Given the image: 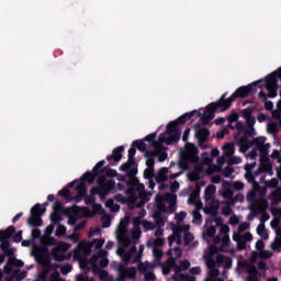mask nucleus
Masks as SVG:
<instances>
[{"label":"nucleus","mask_w":281,"mask_h":281,"mask_svg":"<svg viewBox=\"0 0 281 281\" xmlns=\"http://www.w3.org/2000/svg\"><path fill=\"white\" fill-rule=\"evenodd\" d=\"M194 115H198V117H201V112L193 110L191 112H187L179 116L177 120L171 121L167 124L166 131L167 135L170 136V139L173 140V144H177L179 139H181V132L179 131L178 126H181V124H186L188 120H192Z\"/></svg>","instance_id":"obj_1"},{"label":"nucleus","mask_w":281,"mask_h":281,"mask_svg":"<svg viewBox=\"0 0 281 281\" xmlns=\"http://www.w3.org/2000/svg\"><path fill=\"white\" fill-rule=\"evenodd\" d=\"M227 93H224L218 101L216 102H212L209 105H206V109L203 113V115H200V122L201 124H203L204 126H206V124L211 123L212 120H214V117H216V110L217 109H222L221 111H227L228 109H226V102H225V98H226Z\"/></svg>","instance_id":"obj_2"},{"label":"nucleus","mask_w":281,"mask_h":281,"mask_svg":"<svg viewBox=\"0 0 281 281\" xmlns=\"http://www.w3.org/2000/svg\"><path fill=\"white\" fill-rule=\"evenodd\" d=\"M98 187H92V194H98L104 201L111 192H115V180H106V176L101 175L97 179Z\"/></svg>","instance_id":"obj_3"},{"label":"nucleus","mask_w":281,"mask_h":281,"mask_svg":"<svg viewBox=\"0 0 281 281\" xmlns=\"http://www.w3.org/2000/svg\"><path fill=\"white\" fill-rule=\"evenodd\" d=\"M262 80L260 81H255L248 86H241L235 90V92L228 98L225 99L226 106L225 109H232V104L234 103V100L238 98H249V95H256V92L258 89V85H260Z\"/></svg>","instance_id":"obj_4"},{"label":"nucleus","mask_w":281,"mask_h":281,"mask_svg":"<svg viewBox=\"0 0 281 281\" xmlns=\"http://www.w3.org/2000/svg\"><path fill=\"white\" fill-rule=\"evenodd\" d=\"M15 233L16 228L14 226H9L7 229L0 231V249L8 258H12V256L16 254V248H10V238H12Z\"/></svg>","instance_id":"obj_5"},{"label":"nucleus","mask_w":281,"mask_h":281,"mask_svg":"<svg viewBox=\"0 0 281 281\" xmlns=\"http://www.w3.org/2000/svg\"><path fill=\"white\" fill-rule=\"evenodd\" d=\"M257 196L256 190H250L246 195V200L250 203L248 210H250L252 216H258V212H267V207H269L267 200L257 199Z\"/></svg>","instance_id":"obj_6"},{"label":"nucleus","mask_w":281,"mask_h":281,"mask_svg":"<svg viewBox=\"0 0 281 281\" xmlns=\"http://www.w3.org/2000/svg\"><path fill=\"white\" fill-rule=\"evenodd\" d=\"M143 140L148 142L150 146H153V148H155L156 150L164 148V144H167V146L175 144L173 140L170 138V134H167V136L160 134L157 139V132L148 134Z\"/></svg>","instance_id":"obj_7"},{"label":"nucleus","mask_w":281,"mask_h":281,"mask_svg":"<svg viewBox=\"0 0 281 281\" xmlns=\"http://www.w3.org/2000/svg\"><path fill=\"white\" fill-rule=\"evenodd\" d=\"M45 212H47V209L42 207L40 203L35 204L32 209H31V216L27 220V224L31 227H41V225H43V214H45Z\"/></svg>","instance_id":"obj_8"},{"label":"nucleus","mask_w":281,"mask_h":281,"mask_svg":"<svg viewBox=\"0 0 281 281\" xmlns=\"http://www.w3.org/2000/svg\"><path fill=\"white\" fill-rule=\"evenodd\" d=\"M117 271H119L120 280H126V279L133 280V279L137 278V268L136 267L126 268V266L121 263L117 267Z\"/></svg>","instance_id":"obj_9"},{"label":"nucleus","mask_w":281,"mask_h":281,"mask_svg":"<svg viewBox=\"0 0 281 281\" xmlns=\"http://www.w3.org/2000/svg\"><path fill=\"white\" fill-rule=\"evenodd\" d=\"M128 223H130L128 217L121 220L116 231L117 238H123L126 247L131 245V239L126 237V233L128 232Z\"/></svg>","instance_id":"obj_10"},{"label":"nucleus","mask_w":281,"mask_h":281,"mask_svg":"<svg viewBox=\"0 0 281 281\" xmlns=\"http://www.w3.org/2000/svg\"><path fill=\"white\" fill-rule=\"evenodd\" d=\"M195 137L199 142V146L201 144H205L207 139H210V131L206 127H201V123H198L195 126Z\"/></svg>","instance_id":"obj_11"},{"label":"nucleus","mask_w":281,"mask_h":281,"mask_svg":"<svg viewBox=\"0 0 281 281\" xmlns=\"http://www.w3.org/2000/svg\"><path fill=\"white\" fill-rule=\"evenodd\" d=\"M124 153V146H119L112 150V155L106 156V161L110 162V166H115V164H120L122 161V155Z\"/></svg>","instance_id":"obj_12"},{"label":"nucleus","mask_w":281,"mask_h":281,"mask_svg":"<svg viewBox=\"0 0 281 281\" xmlns=\"http://www.w3.org/2000/svg\"><path fill=\"white\" fill-rule=\"evenodd\" d=\"M244 134L245 136L239 138L240 148H244V150H249V143H247V139L248 137H254V135H256V130L254 127L247 126L245 127Z\"/></svg>","instance_id":"obj_13"},{"label":"nucleus","mask_w":281,"mask_h":281,"mask_svg":"<svg viewBox=\"0 0 281 281\" xmlns=\"http://www.w3.org/2000/svg\"><path fill=\"white\" fill-rule=\"evenodd\" d=\"M186 157H188L192 164H196V161H199V148L192 143H187Z\"/></svg>","instance_id":"obj_14"},{"label":"nucleus","mask_w":281,"mask_h":281,"mask_svg":"<svg viewBox=\"0 0 281 281\" xmlns=\"http://www.w3.org/2000/svg\"><path fill=\"white\" fill-rule=\"evenodd\" d=\"M137 167H133L131 171L125 172L128 180L126 181L127 188H135L139 186V179H137Z\"/></svg>","instance_id":"obj_15"},{"label":"nucleus","mask_w":281,"mask_h":281,"mask_svg":"<svg viewBox=\"0 0 281 281\" xmlns=\"http://www.w3.org/2000/svg\"><path fill=\"white\" fill-rule=\"evenodd\" d=\"M241 117H244V120L246 121V124L249 128L256 126V116H254V114H251V111L243 110Z\"/></svg>","instance_id":"obj_16"},{"label":"nucleus","mask_w":281,"mask_h":281,"mask_svg":"<svg viewBox=\"0 0 281 281\" xmlns=\"http://www.w3.org/2000/svg\"><path fill=\"white\" fill-rule=\"evenodd\" d=\"M144 157L147 159V168L155 169V158L157 157V151H146V154H144Z\"/></svg>","instance_id":"obj_17"},{"label":"nucleus","mask_w":281,"mask_h":281,"mask_svg":"<svg viewBox=\"0 0 281 281\" xmlns=\"http://www.w3.org/2000/svg\"><path fill=\"white\" fill-rule=\"evenodd\" d=\"M95 179H98V176L93 171H87L81 176L80 181L83 183L87 181L90 186H93Z\"/></svg>","instance_id":"obj_18"},{"label":"nucleus","mask_w":281,"mask_h":281,"mask_svg":"<svg viewBox=\"0 0 281 281\" xmlns=\"http://www.w3.org/2000/svg\"><path fill=\"white\" fill-rule=\"evenodd\" d=\"M202 173H203V167H195L193 172L188 173V179L191 182L199 181V179H201Z\"/></svg>","instance_id":"obj_19"},{"label":"nucleus","mask_w":281,"mask_h":281,"mask_svg":"<svg viewBox=\"0 0 281 281\" xmlns=\"http://www.w3.org/2000/svg\"><path fill=\"white\" fill-rule=\"evenodd\" d=\"M266 89L270 90V89H278V79L273 76V75H268V77L266 78Z\"/></svg>","instance_id":"obj_20"},{"label":"nucleus","mask_w":281,"mask_h":281,"mask_svg":"<svg viewBox=\"0 0 281 281\" xmlns=\"http://www.w3.org/2000/svg\"><path fill=\"white\" fill-rule=\"evenodd\" d=\"M136 161L135 158L132 157H127V161L123 165H121L120 170L121 172H131V170H133V166H136Z\"/></svg>","instance_id":"obj_21"},{"label":"nucleus","mask_w":281,"mask_h":281,"mask_svg":"<svg viewBox=\"0 0 281 281\" xmlns=\"http://www.w3.org/2000/svg\"><path fill=\"white\" fill-rule=\"evenodd\" d=\"M259 98H260V100H262V102L265 104V109L267 111H273V101L268 100V95H267V93H265V91L261 90L259 92Z\"/></svg>","instance_id":"obj_22"},{"label":"nucleus","mask_w":281,"mask_h":281,"mask_svg":"<svg viewBox=\"0 0 281 281\" xmlns=\"http://www.w3.org/2000/svg\"><path fill=\"white\" fill-rule=\"evenodd\" d=\"M77 198L78 199H85V196H87V183L80 181L77 187Z\"/></svg>","instance_id":"obj_23"},{"label":"nucleus","mask_w":281,"mask_h":281,"mask_svg":"<svg viewBox=\"0 0 281 281\" xmlns=\"http://www.w3.org/2000/svg\"><path fill=\"white\" fill-rule=\"evenodd\" d=\"M104 164H106V161L101 160L93 167L92 172H94L97 177H101L100 175H102V172L106 170V167H104Z\"/></svg>","instance_id":"obj_24"},{"label":"nucleus","mask_w":281,"mask_h":281,"mask_svg":"<svg viewBox=\"0 0 281 281\" xmlns=\"http://www.w3.org/2000/svg\"><path fill=\"white\" fill-rule=\"evenodd\" d=\"M133 146H135L140 153H144V155H146V153H150L144 140H134Z\"/></svg>","instance_id":"obj_25"},{"label":"nucleus","mask_w":281,"mask_h":281,"mask_svg":"<svg viewBox=\"0 0 281 281\" xmlns=\"http://www.w3.org/2000/svg\"><path fill=\"white\" fill-rule=\"evenodd\" d=\"M178 167L180 168V170H188V168H190V158H188L187 156L180 157L178 161Z\"/></svg>","instance_id":"obj_26"},{"label":"nucleus","mask_w":281,"mask_h":281,"mask_svg":"<svg viewBox=\"0 0 281 281\" xmlns=\"http://www.w3.org/2000/svg\"><path fill=\"white\" fill-rule=\"evenodd\" d=\"M8 265L21 269V267H24L25 263L23 262V260L16 259V257L12 256L9 257Z\"/></svg>","instance_id":"obj_27"},{"label":"nucleus","mask_w":281,"mask_h":281,"mask_svg":"<svg viewBox=\"0 0 281 281\" xmlns=\"http://www.w3.org/2000/svg\"><path fill=\"white\" fill-rule=\"evenodd\" d=\"M267 142V137L265 136H258L255 137L251 142V146H255V148H260V146H265V143Z\"/></svg>","instance_id":"obj_28"},{"label":"nucleus","mask_w":281,"mask_h":281,"mask_svg":"<svg viewBox=\"0 0 281 281\" xmlns=\"http://www.w3.org/2000/svg\"><path fill=\"white\" fill-rule=\"evenodd\" d=\"M257 234L259 236H262L265 240H267V238H269V233H267V227L265 226V224L260 223L257 226Z\"/></svg>","instance_id":"obj_29"},{"label":"nucleus","mask_w":281,"mask_h":281,"mask_svg":"<svg viewBox=\"0 0 281 281\" xmlns=\"http://www.w3.org/2000/svg\"><path fill=\"white\" fill-rule=\"evenodd\" d=\"M59 196H64V199H66V201H74V198L71 196V191L69 190V188H64L58 192Z\"/></svg>","instance_id":"obj_30"},{"label":"nucleus","mask_w":281,"mask_h":281,"mask_svg":"<svg viewBox=\"0 0 281 281\" xmlns=\"http://www.w3.org/2000/svg\"><path fill=\"white\" fill-rule=\"evenodd\" d=\"M95 195L97 194H93V188H91L90 195H87L86 193L83 196L86 205H93L95 203Z\"/></svg>","instance_id":"obj_31"},{"label":"nucleus","mask_w":281,"mask_h":281,"mask_svg":"<svg viewBox=\"0 0 281 281\" xmlns=\"http://www.w3.org/2000/svg\"><path fill=\"white\" fill-rule=\"evenodd\" d=\"M271 203L272 205H278V203H281V192L280 191H273L270 194Z\"/></svg>","instance_id":"obj_32"},{"label":"nucleus","mask_w":281,"mask_h":281,"mask_svg":"<svg viewBox=\"0 0 281 281\" xmlns=\"http://www.w3.org/2000/svg\"><path fill=\"white\" fill-rule=\"evenodd\" d=\"M204 194L206 199H210V196H214V194H216V186L214 184L207 186L205 188Z\"/></svg>","instance_id":"obj_33"},{"label":"nucleus","mask_w":281,"mask_h":281,"mask_svg":"<svg viewBox=\"0 0 281 281\" xmlns=\"http://www.w3.org/2000/svg\"><path fill=\"white\" fill-rule=\"evenodd\" d=\"M193 223L196 225H201L203 223V215H201V212L199 210L193 211Z\"/></svg>","instance_id":"obj_34"},{"label":"nucleus","mask_w":281,"mask_h":281,"mask_svg":"<svg viewBox=\"0 0 281 281\" xmlns=\"http://www.w3.org/2000/svg\"><path fill=\"white\" fill-rule=\"evenodd\" d=\"M65 234H67V227L65 225H58L55 232V236H57L58 238L65 236Z\"/></svg>","instance_id":"obj_35"},{"label":"nucleus","mask_w":281,"mask_h":281,"mask_svg":"<svg viewBox=\"0 0 281 281\" xmlns=\"http://www.w3.org/2000/svg\"><path fill=\"white\" fill-rule=\"evenodd\" d=\"M167 198L170 199L169 212H175V205L177 204V195L168 193Z\"/></svg>","instance_id":"obj_36"},{"label":"nucleus","mask_w":281,"mask_h":281,"mask_svg":"<svg viewBox=\"0 0 281 281\" xmlns=\"http://www.w3.org/2000/svg\"><path fill=\"white\" fill-rule=\"evenodd\" d=\"M154 220L156 222V225H165L164 217L161 216V211H157L156 213H154Z\"/></svg>","instance_id":"obj_37"},{"label":"nucleus","mask_w":281,"mask_h":281,"mask_svg":"<svg viewBox=\"0 0 281 281\" xmlns=\"http://www.w3.org/2000/svg\"><path fill=\"white\" fill-rule=\"evenodd\" d=\"M50 221L52 223H54V225H60V214H58V212L53 211V213L50 214Z\"/></svg>","instance_id":"obj_38"},{"label":"nucleus","mask_w":281,"mask_h":281,"mask_svg":"<svg viewBox=\"0 0 281 281\" xmlns=\"http://www.w3.org/2000/svg\"><path fill=\"white\" fill-rule=\"evenodd\" d=\"M142 225H143L144 229H146L147 232H150V231L155 229V227H157V225H155L153 222L146 221V220H144L142 222Z\"/></svg>","instance_id":"obj_39"},{"label":"nucleus","mask_w":281,"mask_h":281,"mask_svg":"<svg viewBox=\"0 0 281 281\" xmlns=\"http://www.w3.org/2000/svg\"><path fill=\"white\" fill-rule=\"evenodd\" d=\"M224 150H225L226 157H232L234 155V150H235L234 144H226L224 146Z\"/></svg>","instance_id":"obj_40"},{"label":"nucleus","mask_w":281,"mask_h":281,"mask_svg":"<svg viewBox=\"0 0 281 281\" xmlns=\"http://www.w3.org/2000/svg\"><path fill=\"white\" fill-rule=\"evenodd\" d=\"M272 168L273 167L270 162H265L260 165L259 172H271Z\"/></svg>","instance_id":"obj_41"},{"label":"nucleus","mask_w":281,"mask_h":281,"mask_svg":"<svg viewBox=\"0 0 281 281\" xmlns=\"http://www.w3.org/2000/svg\"><path fill=\"white\" fill-rule=\"evenodd\" d=\"M269 148H271V144L261 145L260 147H257L256 150H258L261 155H269Z\"/></svg>","instance_id":"obj_42"},{"label":"nucleus","mask_w":281,"mask_h":281,"mask_svg":"<svg viewBox=\"0 0 281 281\" xmlns=\"http://www.w3.org/2000/svg\"><path fill=\"white\" fill-rule=\"evenodd\" d=\"M203 186H205L204 181L196 182L195 188L192 191V194H195V196H199V194H201V188H203Z\"/></svg>","instance_id":"obj_43"},{"label":"nucleus","mask_w":281,"mask_h":281,"mask_svg":"<svg viewBox=\"0 0 281 281\" xmlns=\"http://www.w3.org/2000/svg\"><path fill=\"white\" fill-rule=\"evenodd\" d=\"M91 246L93 247H95V249H102V247L104 246V239H98V238H95V239H93L92 241H91Z\"/></svg>","instance_id":"obj_44"},{"label":"nucleus","mask_w":281,"mask_h":281,"mask_svg":"<svg viewBox=\"0 0 281 281\" xmlns=\"http://www.w3.org/2000/svg\"><path fill=\"white\" fill-rule=\"evenodd\" d=\"M34 228L31 232V236L33 238V240H36L38 238H41V229L38 228V226H33Z\"/></svg>","instance_id":"obj_45"},{"label":"nucleus","mask_w":281,"mask_h":281,"mask_svg":"<svg viewBox=\"0 0 281 281\" xmlns=\"http://www.w3.org/2000/svg\"><path fill=\"white\" fill-rule=\"evenodd\" d=\"M92 212L93 214H104V209H102V204L94 203L92 205Z\"/></svg>","instance_id":"obj_46"},{"label":"nucleus","mask_w":281,"mask_h":281,"mask_svg":"<svg viewBox=\"0 0 281 281\" xmlns=\"http://www.w3.org/2000/svg\"><path fill=\"white\" fill-rule=\"evenodd\" d=\"M155 177V169L146 168L144 170V178L145 179H153Z\"/></svg>","instance_id":"obj_47"},{"label":"nucleus","mask_w":281,"mask_h":281,"mask_svg":"<svg viewBox=\"0 0 281 281\" xmlns=\"http://www.w3.org/2000/svg\"><path fill=\"white\" fill-rule=\"evenodd\" d=\"M179 188H181V184L176 180L170 184L169 190L172 192V194H175V192H179Z\"/></svg>","instance_id":"obj_48"},{"label":"nucleus","mask_w":281,"mask_h":281,"mask_svg":"<svg viewBox=\"0 0 281 281\" xmlns=\"http://www.w3.org/2000/svg\"><path fill=\"white\" fill-rule=\"evenodd\" d=\"M279 183L278 179L272 178L271 180L266 181V188H278Z\"/></svg>","instance_id":"obj_49"},{"label":"nucleus","mask_w":281,"mask_h":281,"mask_svg":"<svg viewBox=\"0 0 281 281\" xmlns=\"http://www.w3.org/2000/svg\"><path fill=\"white\" fill-rule=\"evenodd\" d=\"M122 260L123 262H130L133 259V255L131 252H126L124 250H122Z\"/></svg>","instance_id":"obj_50"},{"label":"nucleus","mask_w":281,"mask_h":281,"mask_svg":"<svg viewBox=\"0 0 281 281\" xmlns=\"http://www.w3.org/2000/svg\"><path fill=\"white\" fill-rule=\"evenodd\" d=\"M247 229H249V223L244 222V223L239 224L237 232H238V234H243V232H247Z\"/></svg>","instance_id":"obj_51"},{"label":"nucleus","mask_w":281,"mask_h":281,"mask_svg":"<svg viewBox=\"0 0 281 281\" xmlns=\"http://www.w3.org/2000/svg\"><path fill=\"white\" fill-rule=\"evenodd\" d=\"M205 214H211L212 216H216L218 214V209L211 206L209 209H204Z\"/></svg>","instance_id":"obj_52"},{"label":"nucleus","mask_w":281,"mask_h":281,"mask_svg":"<svg viewBox=\"0 0 281 281\" xmlns=\"http://www.w3.org/2000/svg\"><path fill=\"white\" fill-rule=\"evenodd\" d=\"M258 214H261L260 223L262 224L267 223V221L271 218V216L269 215V213H267V211L258 212Z\"/></svg>","instance_id":"obj_53"},{"label":"nucleus","mask_w":281,"mask_h":281,"mask_svg":"<svg viewBox=\"0 0 281 281\" xmlns=\"http://www.w3.org/2000/svg\"><path fill=\"white\" fill-rule=\"evenodd\" d=\"M156 181L158 183H166V181H168V176H165L164 173H157Z\"/></svg>","instance_id":"obj_54"},{"label":"nucleus","mask_w":281,"mask_h":281,"mask_svg":"<svg viewBox=\"0 0 281 281\" xmlns=\"http://www.w3.org/2000/svg\"><path fill=\"white\" fill-rule=\"evenodd\" d=\"M232 212H234L233 210H232V206H223L222 207V214H223V216H232Z\"/></svg>","instance_id":"obj_55"},{"label":"nucleus","mask_w":281,"mask_h":281,"mask_svg":"<svg viewBox=\"0 0 281 281\" xmlns=\"http://www.w3.org/2000/svg\"><path fill=\"white\" fill-rule=\"evenodd\" d=\"M53 212H63V203H60V201H55L53 205Z\"/></svg>","instance_id":"obj_56"},{"label":"nucleus","mask_w":281,"mask_h":281,"mask_svg":"<svg viewBox=\"0 0 281 281\" xmlns=\"http://www.w3.org/2000/svg\"><path fill=\"white\" fill-rule=\"evenodd\" d=\"M260 256H261L262 260H269V258H271V256H273V252L269 251V250H261Z\"/></svg>","instance_id":"obj_57"},{"label":"nucleus","mask_w":281,"mask_h":281,"mask_svg":"<svg viewBox=\"0 0 281 281\" xmlns=\"http://www.w3.org/2000/svg\"><path fill=\"white\" fill-rule=\"evenodd\" d=\"M238 117H240V115H238V113L234 112L228 116V122L229 124H234V122H238Z\"/></svg>","instance_id":"obj_58"},{"label":"nucleus","mask_w":281,"mask_h":281,"mask_svg":"<svg viewBox=\"0 0 281 281\" xmlns=\"http://www.w3.org/2000/svg\"><path fill=\"white\" fill-rule=\"evenodd\" d=\"M105 177H117V171L115 169H110L106 167L105 169Z\"/></svg>","instance_id":"obj_59"},{"label":"nucleus","mask_w":281,"mask_h":281,"mask_svg":"<svg viewBox=\"0 0 281 281\" xmlns=\"http://www.w3.org/2000/svg\"><path fill=\"white\" fill-rule=\"evenodd\" d=\"M194 240V235L192 233H186L184 234V244L190 245Z\"/></svg>","instance_id":"obj_60"},{"label":"nucleus","mask_w":281,"mask_h":281,"mask_svg":"<svg viewBox=\"0 0 281 281\" xmlns=\"http://www.w3.org/2000/svg\"><path fill=\"white\" fill-rule=\"evenodd\" d=\"M13 240L15 243H21V240H23V231H18L13 236Z\"/></svg>","instance_id":"obj_61"},{"label":"nucleus","mask_w":281,"mask_h":281,"mask_svg":"<svg viewBox=\"0 0 281 281\" xmlns=\"http://www.w3.org/2000/svg\"><path fill=\"white\" fill-rule=\"evenodd\" d=\"M233 172H234V168H232L229 166L224 168V177L226 179H228V177H231L233 175Z\"/></svg>","instance_id":"obj_62"},{"label":"nucleus","mask_w":281,"mask_h":281,"mask_svg":"<svg viewBox=\"0 0 281 281\" xmlns=\"http://www.w3.org/2000/svg\"><path fill=\"white\" fill-rule=\"evenodd\" d=\"M71 265H66L64 267H61L60 271L63 273V276H67V273H71Z\"/></svg>","instance_id":"obj_63"},{"label":"nucleus","mask_w":281,"mask_h":281,"mask_svg":"<svg viewBox=\"0 0 281 281\" xmlns=\"http://www.w3.org/2000/svg\"><path fill=\"white\" fill-rule=\"evenodd\" d=\"M173 280L175 281H186V274H183V273L173 274Z\"/></svg>","instance_id":"obj_64"}]
</instances>
